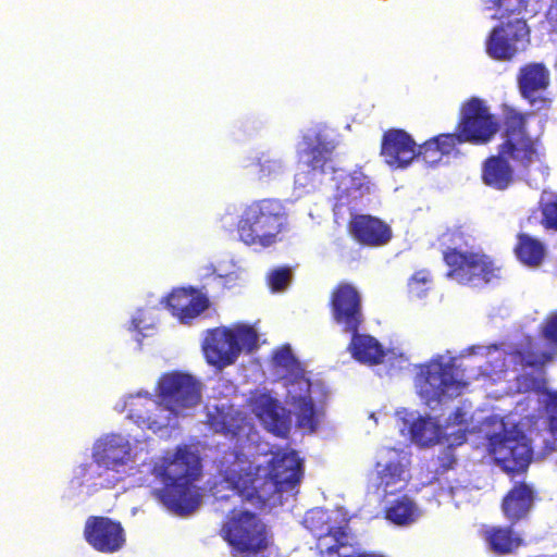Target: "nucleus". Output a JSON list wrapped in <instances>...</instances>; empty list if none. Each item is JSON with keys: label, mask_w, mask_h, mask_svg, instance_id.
Wrapping results in <instances>:
<instances>
[{"label": "nucleus", "mask_w": 557, "mask_h": 557, "mask_svg": "<svg viewBox=\"0 0 557 557\" xmlns=\"http://www.w3.org/2000/svg\"><path fill=\"white\" fill-rule=\"evenodd\" d=\"M95 474H96V472L92 470V465L86 463V465L79 466L78 478L82 479L81 484L95 479L96 478Z\"/></svg>", "instance_id": "obj_46"}, {"label": "nucleus", "mask_w": 557, "mask_h": 557, "mask_svg": "<svg viewBox=\"0 0 557 557\" xmlns=\"http://www.w3.org/2000/svg\"><path fill=\"white\" fill-rule=\"evenodd\" d=\"M156 395L160 404L157 410L169 420V426H173L187 410L200 404L201 383L188 373L166 372L157 381Z\"/></svg>", "instance_id": "obj_7"}, {"label": "nucleus", "mask_w": 557, "mask_h": 557, "mask_svg": "<svg viewBox=\"0 0 557 557\" xmlns=\"http://www.w3.org/2000/svg\"><path fill=\"white\" fill-rule=\"evenodd\" d=\"M548 424L552 434L554 435L555 438H557V414H549Z\"/></svg>", "instance_id": "obj_47"}, {"label": "nucleus", "mask_w": 557, "mask_h": 557, "mask_svg": "<svg viewBox=\"0 0 557 557\" xmlns=\"http://www.w3.org/2000/svg\"><path fill=\"white\" fill-rule=\"evenodd\" d=\"M438 146L443 157L449 156L457 150V148L467 143L460 131L456 133H443L433 137Z\"/></svg>", "instance_id": "obj_36"}, {"label": "nucleus", "mask_w": 557, "mask_h": 557, "mask_svg": "<svg viewBox=\"0 0 557 557\" xmlns=\"http://www.w3.org/2000/svg\"><path fill=\"white\" fill-rule=\"evenodd\" d=\"M153 473L164 484L156 494L170 510L188 515L200 505L201 495L194 484L200 475V461L186 446H180L172 456L163 457L154 465Z\"/></svg>", "instance_id": "obj_3"}, {"label": "nucleus", "mask_w": 557, "mask_h": 557, "mask_svg": "<svg viewBox=\"0 0 557 557\" xmlns=\"http://www.w3.org/2000/svg\"><path fill=\"white\" fill-rule=\"evenodd\" d=\"M513 527L510 523L507 525L484 524L480 530V536L494 555H510L524 545L522 535L515 531Z\"/></svg>", "instance_id": "obj_25"}, {"label": "nucleus", "mask_w": 557, "mask_h": 557, "mask_svg": "<svg viewBox=\"0 0 557 557\" xmlns=\"http://www.w3.org/2000/svg\"><path fill=\"white\" fill-rule=\"evenodd\" d=\"M416 146L405 129L388 128L382 135L380 154L389 166L405 169L417 158Z\"/></svg>", "instance_id": "obj_19"}, {"label": "nucleus", "mask_w": 557, "mask_h": 557, "mask_svg": "<svg viewBox=\"0 0 557 557\" xmlns=\"http://www.w3.org/2000/svg\"><path fill=\"white\" fill-rule=\"evenodd\" d=\"M346 333L351 335L348 350L356 360L368 364H379L383 361L385 351L374 337L359 332Z\"/></svg>", "instance_id": "obj_30"}, {"label": "nucleus", "mask_w": 557, "mask_h": 557, "mask_svg": "<svg viewBox=\"0 0 557 557\" xmlns=\"http://www.w3.org/2000/svg\"><path fill=\"white\" fill-rule=\"evenodd\" d=\"M541 336L546 341L549 350L557 354V312L548 315L542 326Z\"/></svg>", "instance_id": "obj_39"}, {"label": "nucleus", "mask_w": 557, "mask_h": 557, "mask_svg": "<svg viewBox=\"0 0 557 557\" xmlns=\"http://www.w3.org/2000/svg\"><path fill=\"white\" fill-rule=\"evenodd\" d=\"M488 448L496 463L511 476L525 472L532 460V448L522 434L494 433L488 437Z\"/></svg>", "instance_id": "obj_14"}, {"label": "nucleus", "mask_w": 557, "mask_h": 557, "mask_svg": "<svg viewBox=\"0 0 557 557\" xmlns=\"http://www.w3.org/2000/svg\"><path fill=\"white\" fill-rule=\"evenodd\" d=\"M446 277L459 285L484 287L503 280V265L483 250H461L448 247L443 251Z\"/></svg>", "instance_id": "obj_5"}, {"label": "nucleus", "mask_w": 557, "mask_h": 557, "mask_svg": "<svg viewBox=\"0 0 557 557\" xmlns=\"http://www.w3.org/2000/svg\"><path fill=\"white\" fill-rule=\"evenodd\" d=\"M120 481V478L108 479L104 482H100L98 485L100 488H112Z\"/></svg>", "instance_id": "obj_48"}, {"label": "nucleus", "mask_w": 557, "mask_h": 557, "mask_svg": "<svg viewBox=\"0 0 557 557\" xmlns=\"http://www.w3.org/2000/svg\"><path fill=\"white\" fill-rule=\"evenodd\" d=\"M243 420L238 412L214 406L207 412L206 424L214 433L233 440L240 435Z\"/></svg>", "instance_id": "obj_28"}, {"label": "nucleus", "mask_w": 557, "mask_h": 557, "mask_svg": "<svg viewBox=\"0 0 557 557\" xmlns=\"http://www.w3.org/2000/svg\"><path fill=\"white\" fill-rule=\"evenodd\" d=\"M416 153V159H421L426 165L430 166L437 164L443 158V154L433 137L420 146L417 145Z\"/></svg>", "instance_id": "obj_37"}, {"label": "nucleus", "mask_w": 557, "mask_h": 557, "mask_svg": "<svg viewBox=\"0 0 557 557\" xmlns=\"http://www.w3.org/2000/svg\"><path fill=\"white\" fill-rule=\"evenodd\" d=\"M542 224L557 231V199L542 206Z\"/></svg>", "instance_id": "obj_43"}, {"label": "nucleus", "mask_w": 557, "mask_h": 557, "mask_svg": "<svg viewBox=\"0 0 557 557\" xmlns=\"http://www.w3.org/2000/svg\"><path fill=\"white\" fill-rule=\"evenodd\" d=\"M497 152L518 168L528 170L537 159L536 140L527 132V116L509 111L504 120V140Z\"/></svg>", "instance_id": "obj_10"}, {"label": "nucleus", "mask_w": 557, "mask_h": 557, "mask_svg": "<svg viewBox=\"0 0 557 557\" xmlns=\"http://www.w3.org/2000/svg\"><path fill=\"white\" fill-rule=\"evenodd\" d=\"M456 465L457 458L454 453V447L451 445H448L436 457L434 465V474L444 475L449 470H453Z\"/></svg>", "instance_id": "obj_38"}, {"label": "nucleus", "mask_w": 557, "mask_h": 557, "mask_svg": "<svg viewBox=\"0 0 557 557\" xmlns=\"http://www.w3.org/2000/svg\"><path fill=\"white\" fill-rule=\"evenodd\" d=\"M288 214L284 203L275 198H263L244 206L240 211H226L221 216V227L236 231L237 238L246 246L263 248L274 245L287 227Z\"/></svg>", "instance_id": "obj_2"}, {"label": "nucleus", "mask_w": 557, "mask_h": 557, "mask_svg": "<svg viewBox=\"0 0 557 557\" xmlns=\"http://www.w3.org/2000/svg\"><path fill=\"white\" fill-rule=\"evenodd\" d=\"M432 283V275L429 270L422 269L416 271L408 281V286L411 293L417 296H422Z\"/></svg>", "instance_id": "obj_40"}, {"label": "nucleus", "mask_w": 557, "mask_h": 557, "mask_svg": "<svg viewBox=\"0 0 557 557\" xmlns=\"http://www.w3.org/2000/svg\"><path fill=\"white\" fill-rule=\"evenodd\" d=\"M304 525L315 539L318 557H335L339 549L352 546L354 535L347 522L335 524L327 510L313 508L307 511Z\"/></svg>", "instance_id": "obj_11"}, {"label": "nucleus", "mask_w": 557, "mask_h": 557, "mask_svg": "<svg viewBox=\"0 0 557 557\" xmlns=\"http://www.w3.org/2000/svg\"><path fill=\"white\" fill-rule=\"evenodd\" d=\"M504 354V360L517 371L529 368L541 370L554 359V351L537 349L531 336H525L522 341L510 345Z\"/></svg>", "instance_id": "obj_24"}, {"label": "nucleus", "mask_w": 557, "mask_h": 557, "mask_svg": "<svg viewBox=\"0 0 557 557\" xmlns=\"http://www.w3.org/2000/svg\"><path fill=\"white\" fill-rule=\"evenodd\" d=\"M256 165L258 166V174L260 178L271 176L272 174H276L282 168L280 161L271 159L265 153H262L257 159Z\"/></svg>", "instance_id": "obj_41"}, {"label": "nucleus", "mask_w": 557, "mask_h": 557, "mask_svg": "<svg viewBox=\"0 0 557 557\" xmlns=\"http://www.w3.org/2000/svg\"><path fill=\"white\" fill-rule=\"evenodd\" d=\"M499 123L484 100L472 97L460 107L456 131H460L468 144H488L497 134Z\"/></svg>", "instance_id": "obj_12"}, {"label": "nucleus", "mask_w": 557, "mask_h": 557, "mask_svg": "<svg viewBox=\"0 0 557 557\" xmlns=\"http://www.w3.org/2000/svg\"><path fill=\"white\" fill-rule=\"evenodd\" d=\"M302 478V459L296 450L278 449L272 454L263 483L265 496L295 488Z\"/></svg>", "instance_id": "obj_16"}, {"label": "nucleus", "mask_w": 557, "mask_h": 557, "mask_svg": "<svg viewBox=\"0 0 557 557\" xmlns=\"http://www.w3.org/2000/svg\"><path fill=\"white\" fill-rule=\"evenodd\" d=\"M549 414H557V392L550 396Z\"/></svg>", "instance_id": "obj_50"}, {"label": "nucleus", "mask_w": 557, "mask_h": 557, "mask_svg": "<svg viewBox=\"0 0 557 557\" xmlns=\"http://www.w3.org/2000/svg\"><path fill=\"white\" fill-rule=\"evenodd\" d=\"M412 438L420 445L434 444L440 435L438 428L430 418H419L410 428Z\"/></svg>", "instance_id": "obj_34"}, {"label": "nucleus", "mask_w": 557, "mask_h": 557, "mask_svg": "<svg viewBox=\"0 0 557 557\" xmlns=\"http://www.w3.org/2000/svg\"><path fill=\"white\" fill-rule=\"evenodd\" d=\"M492 8L497 11L493 18L502 20L511 14H521L527 10V0H491Z\"/></svg>", "instance_id": "obj_35"}, {"label": "nucleus", "mask_w": 557, "mask_h": 557, "mask_svg": "<svg viewBox=\"0 0 557 557\" xmlns=\"http://www.w3.org/2000/svg\"><path fill=\"white\" fill-rule=\"evenodd\" d=\"M258 338V333L249 325L235 330L219 326L206 331L201 347L209 364L224 368L233 364L243 349L247 352L255 350Z\"/></svg>", "instance_id": "obj_8"}, {"label": "nucleus", "mask_w": 557, "mask_h": 557, "mask_svg": "<svg viewBox=\"0 0 557 557\" xmlns=\"http://www.w3.org/2000/svg\"><path fill=\"white\" fill-rule=\"evenodd\" d=\"M300 157H306V164L313 172L325 173L332 161L334 146L318 131H309L302 135Z\"/></svg>", "instance_id": "obj_26"}, {"label": "nucleus", "mask_w": 557, "mask_h": 557, "mask_svg": "<svg viewBox=\"0 0 557 557\" xmlns=\"http://www.w3.org/2000/svg\"><path fill=\"white\" fill-rule=\"evenodd\" d=\"M519 89L523 98L534 102V94L549 85V72L542 63H530L520 69Z\"/></svg>", "instance_id": "obj_29"}, {"label": "nucleus", "mask_w": 557, "mask_h": 557, "mask_svg": "<svg viewBox=\"0 0 557 557\" xmlns=\"http://www.w3.org/2000/svg\"><path fill=\"white\" fill-rule=\"evenodd\" d=\"M290 270L288 268H278L269 275V286L273 292L283 290L290 280Z\"/></svg>", "instance_id": "obj_42"}, {"label": "nucleus", "mask_w": 557, "mask_h": 557, "mask_svg": "<svg viewBox=\"0 0 557 557\" xmlns=\"http://www.w3.org/2000/svg\"><path fill=\"white\" fill-rule=\"evenodd\" d=\"M375 471L379 480L377 486L382 487L385 494H392L393 491H388V487L403 480L404 468L398 460L384 463L377 461L375 463Z\"/></svg>", "instance_id": "obj_32"}, {"label": "nucleus", "mask_w": 557, "mask_h": 557, "mask_svg": "<svg viewBox=\"0 0 557 557\" xmlns=\"http://www.w3.org/2000/svg\"><path fill=\"white\" fill-rule=\"evenodd\" d=\"M537 499L533 485L524 481L516 482L503 497L500 509L508 522L516 525L529 518Z\"/></svg>", "instance_id": "obj_20"}, {"label": "nucleus", "mask_w": 557, "mask_h": 557, "mask_svg": "<svg viewBox=\"0 0 557 557\" xmlns=\"http://www.w3.org/2000/svg\"><path fill=\"white\" fill-rule=\"evenodd\" d=\"M83 535L101 554H115L126 545V532L122 523L104 516H89L85 521Z\"/></svg>", "instance_id": "obj_17"}, {"label": "nucleus", "mask_w": 557, "mask_h": 557, "mask_svg": "<svg viewBox=\"0 0 557 557\" xmlns=\"http://www.w3.org/2000/svg\"><path fill=\"white\" fill-rule=\"evenodd\" d=\"M157 406H160L159 401L148 392L131 395L125 401L127 417L138 425L153 431L169 428V420L157 410Z\"/></svg>", "instance_id": "obj_23"}, {"label": "nucleus", "mask_w": 557, "mask_h": 557, "mask_svg": "<svg viewBox=\"0 0 557 557\" xmlns=\"http://www.w3.org/2000/svg\"><path fill=\"white\" fill-rule=\"evenodd\" d=\"M252 413L272 434L286 438L290 432V412L268 391L256 389L249 396Z\"/></svg>", "instance_id": "obj_18"}, {"label": "nucleus", "mask_w": 557, "mask_h": 557, "mask_svg": "<svg viewBox=\"0 0 557 557\" xmlns=\"http://www.w3.org/2000/svg\"><path fill=\"white\" fill-rule=\"evenodd\" d=\"M220 534L232 548L233 555L256 557L273 544L269 527L255 512L232 510Z\"/></svg>", "instance_id": "obj_6"}, {"label": "nucleus", "mask_w": 557, "mask_h": 557, "mask_svg": "<svg viewBox=\"0 0 557 557\" xmlns=\"http://www.w3.org/2000/svg\"><path fill=\"white\" fill-rule=\"evenodd\" d=\"M371 191V183L360 171L339 174L336 178L332 211L335 220L350 219L347 232L360 246L377 248L387 245L392 237V227L382 219L371 214H360L361 200Z\"/></svg>", "instance_id": "obj_1"}, {"label": "nucleus", "mask_w": 557, "mask_h": 557, "mask_svg": "<svg viewBox=\"0 0 557 557\" xmlns=\"http://www.w3.org/2000/svg\"><path fill=\"white\" fill-rule=\"evenodd\" d=\"M446 428L448 426H467L466 412L461 408H456L455 411L447 418Z\"/></svg>", "instance_id": "obj_45"}, {"label": "nucleus", "mask_w": 557, "mask_h": 557, "mask_svg": "<svg viewBox=\"0 0 557 557\" xmlns=\"http://www.w3.org/2000/svg\"><path fill=\"white\" fill-rule=\"evenodd\" d=\"M131 445L120 434H108L99 438L92 449V459L103 471H115L129 459Z\"/></svg>", "instance_id": "obj_22"}, {"label": "nucleus", "mask_w": 557, "mask_h": 557, "mask_svg": "<svg viewBox=\"0 0 557 557\" xmlns=\"http://www.w3.org/2000/svg\"><path fill=\"white\" fill-rule=\"evenodd\" d=\"M512 15L519 14L515 13L504 17L508 21L495 26L485 41L486 53L494 60L509 61L513 59L520 51V45L523 46L529 41L530 29L527 21L522 17L510 18Z\"/></svg>", "instance_id": "obj_15"}, {"label": "nucleus", "mask_w": 557, "mask_h": 557, "mask_svg": "<svg viewBox=\"0 0 557 557\" xmlns=\"http://www.w3.org/2000/svg\"><path fill=\"white\" fill-rule=\"evenodd\" d=\"M335 557H384L382 555H377L374 553H358V554H351V555H339V553Z\"/></svg>", "instance_id": "obj_49"}, {"label": "nucleus", "mask_w": 557, "mask_h": 557, "mask_svg": "<svg viewBox=\"0 0 557 557\" xmlns=\"http://www.w3.org/2000/svg\"><path fill=\"white\" fill-rule=\"evenodd\" d=\"M481 180L487 187L503 191L513 185L515 169L506 158L497 152L483 161Z\"/></svg>", "instance_id": "obj_27"}, {"label": "nucleus", "mask_w": 557, "mask_h": 557, "mask_svg": "<svg viewBox=\"0 0 557 557\" xmlns=\"http://www.w3.org/2000/svg\"><path fill=\"white\" fill-rule=\"evenodd\" d=\"M517 239L518 242L513 251L518 260L529 267L539 265L543 261L545 255L543 244L539 239L524 233H519L517 235Z\"/></svg>", "instance_id": "obj_31"}, {"label": "nucleus", "mask_w": 557, "mask_h": 557, "mask_svg": "<svg viewBox=\"0 0 557 557\" xmlns=\"http://www.w3.org/2000/svg\"><path fill=\"white\" fill-rule=\"evenodd\" d=\"M466 385L454 361L422 364L416 376V387L428 405L460 395Z\"/></svg>", "instance_id": "obj_9"}, {"label": "nucleus", "mask_w": 557, "mask_h": 557, "mask_svg": "<svg viewBox=\"0 0 557 557\" xmlns=\"http://www.w3.org/2000/svg\"><path fill=\"white\" fill-rule=\"evenodd\" d=\"M273 362L286 371L283 376L285 401L293 408L297 428L313 433L318 429L319 412L311 397V380L307 377L289 345H284L274 352Z\"/></svg>", "instance_id": "obj_4"}, {"label": "nucleus", "mask_w": 557, "mask_h": 557, "mask_svg": "<svg viewBox=\"0 0 557 557\" xmlns=\"http://www.w3.org/2000/svg\"><path fill=\"white\" fill-rule=\"evenodd\" d=\"M235 488L239 491V495L244 498L250 500L255 496L261 497L259 495L258 488L252 484V479H247L243 483V487L239 486V480L234 482Z\"/></svg>", "instance_id": "obj_44"}, {"label": "nucleus", "mask_w": 557, "mask_h": 557, "mask_svg": "<svg viewBox=\"0 0 557 557\" xmlns=\"http://www.w3.org/2000/svg\"><path fill=\"white\" fill-rule=\"evenodd\" d=\"M329 309L332 321L346 332H359L364 323L362 297L355 285L337 283L330 293Z\"/></svg>", "instance_id": "obj_13"}, {"label": "nucleus", "mask_w": 557, "mask_h": 557, "mask_svg": "<svg viewBox=\"0 0 557 557\" xmlns=\"http://www.w3.org/2000/svg\"><path fill=\"white\" fill-rule=\"evenodd\" d=\"M413 509L414 504L404 495L391 503L385 515L388 520L396 524H406L412 520Z\"/></svg>", "instance_id": "obj_33"}, {"label": "nucleus", "mask_w": 557, "mask_h": 557, "mask_svg": "<svg viewBox=\"0 0 557 557\" xmlns=\"http://www.w3.org/2000/svg\"><path fill=\"white\" fill-rule=\"evenodd\" d=\"M166 305L173 317L188 324L209 308L210 301L197 288L180 287L168 296Z\"/></svg>", "instance_id": "obj_21"}]
</instances>
